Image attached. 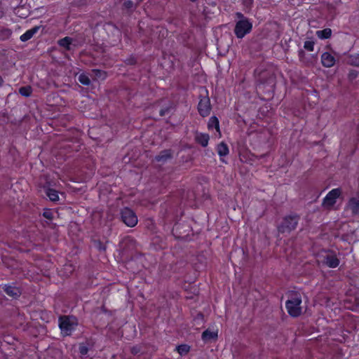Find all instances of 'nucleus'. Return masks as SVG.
Here are the masks:
<instances>
[{
	"mask_svg": "<svg viewBox=\"0 0 359 359\" xmlns=\"http://www.w3.org/2000/svg\"><path fill=\"white\" fill-rule=\"evenodd\" d=\"M300 219V215L296 212H290L285 215L277 225L278 233H290L297 229Z\"/></svg>",
	"mask_w": 359,
	"mask_h": 359,
	"instance_id": "f257e3e1",
	"label": "nucleus"
},
{
	"mask_svg": "<svg viewBox=\"0 0 359 359\" xmlns=\"http://www.w3.org/2000/svg\"><path fill=\"white\" fill-rule=\"evenodd\" d=\"M302 297L297 292L290 294V298L285 302L287 313L292 317H298L302 314Z\"/></svg>",
	"mask_w": 359,
	"mask_h": 359,
	"instance_id": "f03ea898",
	"label": "nucleus"
},
{
	"mask_svg": "<svg viewBox=\"0 0 359 359\" xmlns=\"http://www.w3.org/2000/svg\"><path fill=\"white\" fill-rule=\"evenodd\" d=\"M252 29V24L248 18L240 19L236 22L234 34L238 39H243Z\"/></svg>",
	"mask_w": 359,
	"mask_h": 359,
	"instance_id": "7ed1b4c3",
	"label": "nucleus"
},
{
	"mask_svg": "<svg viewBox=\"0 0 359 359\" xmlns=\"http://www.w3.org/2000/svg\"><path fill=\"white\" fill-rule=\"evenodd\" d=\"M77 323L76 319L67 316H62L59 318V327L63 334L70 335L72 332L75 330Z\"/></svg>",
	"mask_w": 359,
	"mask_h": 359,
	"instance_id": "20e7f679",
	"label": "nucleus"
},
{
	"mask_svg": "<svg viewBox=\"0 0 359 359\" xmlns=\"http://www.w3.org/2000/svg\"><path fill=\"white\" fill-rule=\"evenodd\" d=\"M342 191L340 188L333 189L327 193L322 202V206L325 210H331L340 197Z\"/></svg>",
	"mask_w": 359,
	"mask_h": 359,
	"instance_id": "39448f33",
	"label": "nucleus"
},
{
	"mask_svg": "<svg viewBox=\"0 0 359 359\" xmlns=\"http://www.w3.org/2000/svg\"><path fill=\"white\" fill-rule=\"evenodd\" d=\"M205 95H199V102L198 104V111L199 114L203 117H206L210 114L212 107L210 100L208 95V90H205Z\"/></svg>",
	"mask_w": 359,
	"mask_h": 359,
	"instance_id": "423d86ee",
	"label": "nucleus"
},
{
	"mask_svg": "<svg viewBox=\"0 0 359 359\" xmlns=\"http://www.w3.org/2000/svg\"><path fill=\"white\" fill-rule=\"evenodd\" d=\"M121 221L128 226L133 227L137 224V217L135 213L128 208L121 210Z\"/></svg>",
	"mask_w": 359,
	"mask_h": 359,
	"instance_id": "0eeeda50",
	"label": "nucleus"
},
{
	"mask_svg": "<svg viewBox=\"0 0 359 359\" xmlns=\"http://www.w3.org/2000/svg\"><path fill=\"white\" fill-rule=\"evenodd\" d=\"M190 231V226L186 224L177 223L172 229V235L178 239H185Z\"/></svg>",
	"mask_w": 359,
	"mask_h": 359,
	"instance_id": "6e6552de",
	"label": "nucleus"
},
{
	"mask_svg": "<svg viewBox=\"0 0 359 359\" xmlns=\"http://www.w3.org/2000/svg\"><path fill=\"white\" fill-rule=\"evenodd\" d=\"M3 291L10 297L14 299H18L22 294V290L15 283L4 284L0 286Z\"/></svg>",
	"mask_w": 359,
	"mask_h": 359,
	"instance_id": "1a4fd4ad",
	"label": "nucleus"
},
{
	"mask_svg": "<svg viewBox=\"0 0 359 359\" xmlns=\"http://www.w3.org/2000/svg\"><path fill=\"white\" fill-rule=\"evenodd\" d=\"M339 262L336 254L332 252H329L323 257V263L330 268L337 267Z\"/></svg>",
	"mask_w": 359,
	"mask_h": 359,
	"instance_id": "9d476101",
	"label": "nucleus"
},
{
	"mask_svg": "<svg viewBox=\"0 0 359 359\" xmlns=\"http://www.w3.org/2000/svg\"><path fill=\"white\" fill-rule=\"evenodd\" d=\"M346 207L348 210L351 211L352 215H359V198L358 197H352L351 198Z\"/></svg>",
	"mask_w": 359,
	"mask_h": 359,
	"instance_id": "9b49d317",
	"label": "nucleus"
},
{
	"mask_svg": "<svg viewBox=\"0 0 359 359\" xmlns=\"http://www.w3.org/2000/svg\"><path fill=\"white\" fill-rule=\"evenodd\" d=\"M73 39L69 36H65L58 40L57 43L60 46L64 48L66 50L71 51L74 50L76 47L75 45L72 44Z\"/></svg>",
	"mask_w": 359,
	"mask_h": 359,
	"instance_id": "f8f14e48",
	"label": "nucleus"
},
{
	"mask_svg": "<svg viewBox=\"0 0 359 359\" xmlns=\"http://www.w3.org/2000/svg\"><path fill=\"white\" fill-rule=\"evenodd\" d=\"M322 65L325 67H332L335 64V58L328 52H325L321 55Z\"/></svg>",
	"mask_w": 359,
	"mask_h": 359,
	"instance_id": "ddd939ff",
	"label": "nucleus"
},
{
	"mask_svg": "<svg viewBox=\"0 0 359 359\" xmlns=\"http://www.w3.org/2000/svg\"><path fill=\"white\" fill-rule=\"evenodd\" d=\"M209 140L210 137L206 133H197L195 135L196 142L203 147L208 146Z\"/></svg>",
	"mask_w": 359,
	"mask_h": 359,
	"instance_id": "4468645a",
	"label": "nucleus"
},
{
	"mask_svg": "<svg viewBox=\"0 0 359 359\" xmlns=\"http://www.w3.org/2000/svg\"><path fill=\"white\" fill-rule=\"evenodd\" d=\"M172 153L170 149H165L161 151L158 155L155 157V160L158 162L165 163L168 159L172 158Z\"/></svg>",
	"mask_w": 359,
	"mask_h": 359,
	"instance_id": "2eb2a0df",
	"label": "nucleus"
},
{
	"mask_svg": "<svg viewBox=\"0 0 359 359\" xmlns=\"http://www.w3.org/2000/svg\"><path fill=\"white\" fill-rule=\"evenodd\" d=\"M39 26H35L33 28L27 30L25 34H22L20 39L25 42L33 37V36L39 30Z\"/></svg>",
	"mask_w": 359,
	"mask_h": 359,
	"instance_id": "dca6fc26",
	"label": "nucleus"
},
{
	"mask_svg": "<svg viewBox=\"0 0 359 359\" xmlns=\"http://www.w3.org/2000/svg\"><path fill=\"white\" fill-rule=\"evenodd\" d=\"M217 338V332H212L209 330H205L202 333V339L204 341H210L212 340H215Z\"/></svg>",
	"mask_w": 359,
	"mask_h": 359,
	"instance_id": "f3484780",
	"label": "nucleus"
},
{
	"mask_svg": "<svg viewBox=\"0 0 359 359\" xmlns=\"http://www.w3.org/2000/svg\"><path fill=\"white\" fill-rule=\"evenodd\" d=\"M217 151L220 157L226 156L229 152V147L224 142H221L217 145Z\"/></svg>",
	"mask_w": 359,
	"mask_h": 359,
	"instance_id": "a211bd4d",
	"label": "nucleus"
},
{
	"mask_svg": "<svg viewBox=\"0 0 359 359\" xmlns=\"http://www.w3.org/2000/svg\"><path fill=\"white\" fill-rule=\"evenodd\" d=\"M318 37L322 39H329L332 35V30L330 28H325L323 30H318L316 32Z\"/></svg>",
	"mask_w": 359,
	"mask_h": 359,
	"instance_id": "6ab92c4d",
	"label": "nucleus"
},
{
	"mask_svg": "<svg viewBox=\"0 0 359 359\" xmlns=\"http://www.w3.org/2000/svg\"><path fill=\"white\" fill-rule=\"evenodd\" d=\"M46 193L51 201L55 202L59 200L58 192L56 190L48 188L46 189Z\"/></svg>",
	"mask_w": 359,
	"mask_h": 359,
	"instance_id": "aec40b11",
	"label": "nucleus"
},
{
	"mask_svg": "<svg viewBox=\"0 0 359 359\" xmlns=\"http://www.w3.org/2000/svg\"><path fill=\"white\" fill-rule=\"evenodd\" d=\"M208 127L209 129L215 128L217 131L219 130V120L216 116H212L210 118Z\"/></svg>",
	"mask_w": 359,
	"mask_h": 359,
	"instance_id": "412c9836",
	"label": "nucleus"
},
{
	"mask_svg": "<svg viewBox=\"0 0 359 359\" xmlns=\"http://www.w3.org/2000/svg\"><path fill=\"white\" fill-rule=\"evenodd\" d=\"M32 88L30 86H22L19 88V93L24 97H28L31 95Z\"/></svg>",
	"mask_w": 359,
	"mask_h": 359,
	"instance_id": "4be33fe9",
	"label": "nucleus"
},
{
	"mask_svg": "<svg viewBox=\"0 0 359 359\" xmlns=\"http://www.w3.org/2000/svg\"><path fill=\"white\" fill-rule=\"evenodd\" d=\"M176 350L180 355H184L189 352L190 346L187 344H181L176 347Z\"/></svg>",
	"mask_w": 359,
	"mask_h": 359,
	"instance_id": "5701e85b",
	"label": "nucleus"
},
{
	"mask_svg": "<svg viewBox=\"0 0 359 359\" xmlns=\"http://www.w3.org/2000/svg\"><path fill=\"white\" fill-rule=\"evenodd\" d=\"M347 63L355 67H359V54L351 55L348 57Z\"/></svg>",
	"mask_w": 359,
	"mask_h": 359,
	"instance_id": "b1692460",
	"label": "nucleus"
},
{
	"mask_svg": "<svg viewBox=\"0 0 359 359\" xmlns=\"http://www.w3.org/2000/svg\"><path fill=\"white\" fill-rule=\"evenodd\" d=\"M105 29L107 31H111L114 33V34L118 35L120 34V30L118 27L112 22H107L104 25Z\"/></svg>",
	"mask_w": 359,
	"mask_h": 359,
	"instance_id": "393cba45",
	"label": "nucleus"
},
{
	"mask_svg": "<svg viewBox=\"0 0 359 359\" xmlns=\"http://www.w3.org/2000/svg\"><path fill=\"white\" fill-rule=\"evenodd\" d=\"M123 8L128 10L129 12H133L136 8L133 1L130 0L126 1L123 4Z\"/></svg>",
	"mask_w": 359,
	"mask_h": 359,
	"instance_id": "a878e982",
	"label": "nucleus"
},
{
	"mask_svg": "<svg viewBox=\"0 0 359 359\" xmlns=\"http://www.w3.org/2000/svg\"><path fill=\"white\" fill-rule=\"evenodd\" d=\"M78 80L81 84L85 86H88L90 83L89 77L84 74H81L78 77Z\"/></svg>",
	"mask_w": 359,
	"mask_h": 359,
	"instance_id": "bb28decb",
	"label": "nucleus"
},
{
	"mask_svg": "<svg viewBox=\"0 0 359 359\" xmlns=\"http://www.w3.org/2000/svg\"><path fill=\"white\" fill-rule=\"evenodd\" d=\"M88 347L84 343L79 344V351L81 357L86 355L88 352Z\"/></svg>",
	"mask_w": 359,
	"mask_h": 359,
	"instance_id": "cd10ccee",
	"label": "nucleus"
},
{
	"mask_svg": "<svg viewBox=\"0 0 359 359\" xmlns=\"http://www.w3.org/2000/svg\"><path fill=\"white\" fill-rule=\"evenodd\" d=\"M12 32L9 29H2L0 30V39H6L11 36Z\"/></svg>",
	"mask_w": 359,
	"mask_h": 359,
	"instance_id": "c85d7f7f",
	"label": "nucleus"
},
{
	"mask_svg": "<svg viewBox=\"0 0 359 359\" xmlns=\"http://www.w3.org/2000/svg\"><path fill=\"white\" fill-rule=\"evenodd\" d=\"M314 47V42L312 41H306L304 42V48L309 50V51H313Z\"/></svg>",
	"mask_w": 359,
	"mask_h": 359,
	"instance_id": "c756f323",
	"label": "nucleus"
},
{
	"mask_svg": "<svg viewBox=\"0 0 359 359\" xmlns=\"http://www.w3.org/2000/svg\"><path fill=\"white\" fill-rule=\"evenodd\" d=\"M94 246L99 251H104L106 249L105 245L100 241H94Z\"/></svg>",
	"mask_w": 359,
	"mask_h": 359,
	"instance_id": "7c9ffc66",
	"label": "nucleus"
},
{
	"mask_svg": "<svg viewBox=\"0 0 359 359\" xmlns=\"http://www.w3.org/2000/svg\"><path fill=\"white\" fill-rule=\"evenodd\" d=\"M358 76V71H356V70H351V71L349 72L348 77V79L350 81H353L355 79H356Z\"/></svg>",
	"mask_w": 359,
	"mask_h": 359,
	"instance_id": "2f4dec72",
	"label": "nucleus"
},
{
	"mask_svg": "<svg viewBox=\"0 0 359 359\" xmlns=\"http://www.w3.org/2000/svg\"><path fill=\"white\" fill-rule=\"evenodd\" d=\"M170 110V107H165V108L161 109L159 111V114L161 116H164L168 114Z\"/></svg>",
	"mask_w": 359,
	"mask_h": 359,
	"instance_id": "473e14b6",
	"label": "nucleus"
},
{
	"mask_svg": "<svg viewBox=\"0 0 359 359\" xmlns=\"http://www.w3.org/2000/svg\"><path fill=\"white\" fill-rule=\"evenodd\" d=\"M298 55L299 60L302 62H304L305 52L303 50L301 49L299 50Z\"/></svg>",
	"mask_w": 359,
	"mask_h": 359,
	"instance_id": "72a5a7b5",
	"label": "nucleus"
},
{
	"mask_svg": "<svg viewBox=\"0 0 359 359\" xmlns=\"http://www.w3.org/2000/svg\"><path fill=\"white\" fill-rule=\"evenodd\" d=\"M43 217L46 219H51L53 218V214L50 211H46L43 214Z\"/></svg>",
	"mask_w": 359,
	"mask_h": 359,
	"instance_id": "f704fd0d",
	"label": "nucleus"
},
{
	"mask_svg": "<svg viewBox=\"0 0 359 359\" xmlns=\"http://www.w3.org/2000/svg\"><path fill=\"white\" fill-rule=\"evenodd\" d=\"M290 4L292 5L299 6L304 2V0H289Z\"/></svg>",
	"mask_w": 359,
	"mask_h": 359,
	"instance_id": "c9c22d12",
	"label": "nucleus"
},
{
	"mask_svg": "<svg viewBox=\"0 0 359 359\" xmlns=\"http://www.w3.org/2000/svg\"><path fill=\"white\" fill-rule=\"evenodd\" d=\"M126 62L128 65H135L136 63V60H135V58L131 57V58H129V59L126 60Z\"/></svg>",
	"mask_w": 359,
	"mask_h": 359,
	"instance_id": "e433bc0d",
	"label": "nucleus"
},
{
	"mask_svg": "<svg viewBox=\"0 0 359 359\" xmlns=\"http://www.w3.org/2000/svg\"><path fill=\"white\" fill-rule=\"evenodd\" d=\"M139 352V350L136 347H133L132 348V353L137 354Z\"/></svg>",
	"mask_w": 359,
	"mask_h": 359,
	"instance_id": "4c0bfd02",
	"label": "nucleus"
},
{
	"mask_svg": "<svg viewBox=\"0 0 359 359\" xmlns=\"http://www.w3.org/2000/svg\"><path fill=\"white\" fill-rule=\"evenodd\" d=\"M236 15H237V16H238L239 18H241V19L245 18L243 16V15L242 13H237V14H236Z\"/></svg>",
	"mask_w": 359,
	"mask_h": 359,
	"instance_id": "58836bf2",
	"label": "nucleus"
},
{
	"mask_svg": "<svg viewBox=\"0 0 359 359\" xmlns=\"http://www.w3.org/2000/svg\"><path fill=\"white\" fill-rule=\"evenodd\" d=\"M3 81H3V79H2V77L0 76V86L2 84Z\"/></svg>",
	"mask_w": 359,
	"mask_h": 359,
	"instance_id": "ea45409f",
	"label": "nucleus"
},
{
	"mask_svg": "<svg viewBox=\"0 0 359 359\" xmlns=\"http://www.w3.org/2000/svg\"><path fill=\"white\" fill-rule=\"evenodd\" d=\"M96 72L99 73V74H101V71L100 70H98V69H96L95 70Z\"/></svg>",
	"mask_w": 359,
	"mask_h": 359,
	"instance_id": "a19ab883",
	"label": "nucleus"
},
{
	"mask_svg": "<svg viewBox=\"0 0 359 359\" xmlns=\"http://www.w3.org/2000/svg\"><path fill=\"white\" fill-rule=\"evenodd\" d=\"M191 2H196L197 0H190Z\"/></svg>",
	"mask_w": 359,
	"mask_h": 359,
	"instance_id": "79ce46f5",
	"label": "nucleus"
}]
</instances>
